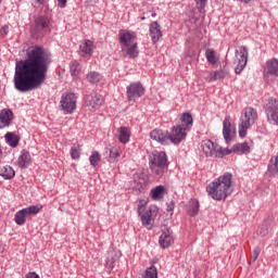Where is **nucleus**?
<instances>
[{
  "label": "nucleus",
  "mask_w": 278,
  "mask_h": 278,
  "mask_svg": "<svg viewBox=\"0 0 278 278\" xmlns=\"http://www.w3.org/2000/svg\"><path fill=\"white\" fill-rule=\"evenodd\" d=\"M26 55L15 63L13 84L17 92H29L42 86L53 62L51 53L40 46L29 48Z\"/></svg>",
  "instance_id": "nucleus-1"
},
{
  "label": "nucleus",
  "mask_w": 278,
  "mask_h": 278,
  "mask_svg": "<svg viewBox=\"0 0 278 278\" xmlns=\"http://www.w3.org/2000/svg\"><path fill=\"white\" fill-rule=\"evenodd\" d=\"M206 191L214 201H223V199H227V197L233 192V176L230 173H225L208 185Z\"/></svg>",
  "instance_id": "nucleus-2"
},
{
  "label": "nucleus",
  "mask_w": 278,
  "mask_h": 278,
  "mask_svg": "<svg viewBox=\"0 0 278 278\" xmlns=\"http://www.w3.org/2000/svg\"><path fill=\"white\" fill-rule=\"evenodd\" d=\"M149 164L151 173L157 177H162L168 170V156H166V152L153 151L149 155Z\"/></svg>",
  "instance_id": "nucleus-3"
},
{
  "label": "nucleus",
  "mask_w": 278,
  "mask_h": 278,
  "mask_svg": "<svg viewBox=\"0 0 278 278\" xmlns=\"http://www.w3.org/2000/svg\"><path fill=\"white\" fill-rule=\"evenodd\" d=\"M60 108L63 114H73L77 110V96L67 92L61 97Z\"/></svg>",
  "instance_id": "nucleus-4"
},
{
  "label": "nucleus",
  "mask_w": 278,
  "mask_h": 278,
  "mask_svg": "<svg viewBox=\"0 0 278 278\" xmlns=\"http://www.w3.org/2000/svg\"><path fill=\"white\" fill-rule=\"evenodd\" d=\"M40 210H42V205H30L26 208H23L15 213L14 222L16 225H23L29 216H36V214L40 213Z\"/></svg>",
  "instance_id": "nucleus-5"
},
{
  "label": "nucleus",
  "mask_w": 278,
  "mask_h": 278,
  "mask_svg": "<svg viewBox=\"0 0 278 278\" xmlns=\"http://www.w3.org/2000/svg\"><path fill=\"white\" fill-rule=\"evenodd\" d=\"M241 49L242 50L240 51L236 50V75H240V73L244 71V68L247 67V63L249 62V52L247 51V47H242Z\"/></svg>",
  "instance_id": "nucleus-6"
},
{
  "label": "nucleus",
  "mask_w": 278,
  "mask_h": 278,
  "mask_svg": "<svg viewBox=\"0 0 278 278\" xmlns=\"http://www.w3.org/2000/svg\"><path fill=\"white\" fill-rule=\"evenodd\" d=\"M126 94L128 101H136L144 94V87L140 83H132L127 87Z\"/></svg>",
  "instance_id": "nucleus-7"
},
{
  "label": "nucleus",
  "mask_w": 278,
  "mask_h": 278,
  "mask_svg": "<svg viewBox=\"0 0 278 278\" xmlns=\"http://www.w3.org/2000/svg\"><path fill=\"white\" fill-rule=\"evenodd\" d=\"M187 129L181 125H176L169 132V142L173 144H179L182 140H186Z\"/></svg>",
  "instance_id": "nucleus-8"
},
{
  "label": "nucleus",
  "mask_w": 278,
  "mask_h": 278,
  "mask_svg": "<svg viewBox=\"0 0 278 278\" xmlns=\"http://www.w3.org/2000/svg\"><path fill=\"white\" fill-rule=\"evenodd\" d=\"M173 242H175L173 230L167 226H163L162 235L159 238V243L161 244L162 249H168Z\"/></svg>",
  "instance_id": "nucleus-9"
},
{
  "label": "nucleus",
  "mask_w": 278,
  "mask_h": 278,
  "mask_svg": "<svg viewBox=\"0 0 278 278\" xmlns=\"http://www.w3.org/2000/svg\"><path fill=\"white\" fill-rule=\"evenodd\" d=\"M255 121H257V111L253 108H248L241 116V127L249 128Z\"/></svg>",
  "instance_id": "nucleus-10"
},
{
  "label": "nucleus",
  "mask_w": 278,
  "mask_h": 278,
  "mask_svg": "<svg viewBox=\"0 0 278 278\" xmlns=\"http://www.w3.org/2000/svg\"><path fill=\"white\" fill-rule=\"evenodd\" d=\"M201 148L207 157H218V151H222L220 146L215 144L212 140L202 141Z\"/></svg>",
  "instance_id": "nucleus-11"
},
{
  "label": "nucleus",
  "mask_w": 278,
  "mask_h": 278,
  "mask_svg": "<svg viewBox=\"0 0 278 278\" xmlns=\"http://www.w3.org/2000/svg\"><path fill=\"white\" fill-rule=\"evenodd\" d=\"M85 105L88 110H97V108L103 105V97L99 93H90L86 97Z\"/></svg>",
  "instance_id": "nucleus-12"
},
{
  "label": "nucleus",
  "mask_w": 278,
  "mask_h": 278,
  "mask_svg": "<svg viewBox=\"0 0 278 278\" xmlns=\"http://www.w3.org/2000/svg\"><path fill=\"white\" fill-rule=\"evenodd\" d=\"M150 138L160 142V144H168L170 142L168 130L154 129L150 132Z\"/></svg>",
  "instance_id": "nucleus-13"
},
{
  "label": "nucleus",
  "mask_w": 278,
  "mask_h": 278,
  "mask_svg": "<svg viewBox=\"0 0 278 278\" xmlns=\"http://www.w3.org/2000/svg\"><path fill=\"white\" fill-rule=\"evenodd\" d=\"M14 121V113L10 109H3L0 111V129H5L10 127Z\"/></svg>",
  "instance_id": "nucleus-14"
},
{
  "label": "nucleus",
  "mask_w": 278,
  "mask_h": 278,
  "mask_svg": "<svg viewBox=\"0 0 278 278\" xmlns=\"http://www.w3.org/2000/svg\"><path fill=\"white\" fill-rule=\"evenodd\" d=\"M49 27V17L47 16H39L35 20V25L31 28V34L35 36L38 34H42L43 29H47Z\"/></svg>",
  "instance_id": "nucleus-15"
},
{
  "label": "nucleus",
  "mask_w": 278,
  "mask_h": 278,
  "mask_svg": "<svg viewBox=\"0 0 278 278\" xmlns=\"http://www.w3.org/2000/svg\"><path fill=\"white\" fill-rule=\"evenodd\" d=\"M130 188L134 192H142L147 188V179L144 175H135L134 181L130 182Z\"/></svg>",
  "instance_id": "nucleus-16"
},
{
  "label": "nucleus",
  "mask_w": 278,
  "mask_h": 278,
  "mask_svg": "<svg viewBox=\"0 0 278 278\" xmlns=\"http://www.w3.org/2000/svg\"><path fill=\"white\" fill-rule=\"evenodd\" d=\"M118 38L123 47H126V45H129V42H134V40H136V33H130L129 30H119Z\"/></svg>",
  "instance_id": "nucleus-17"
},
{
  "label": "nucleus",
  "mask_w": 278,
  "mask_h": 278,
  "mask_svg": "<svg viewBox=\"0 0 278 278\" xmlns=\"http://www.w3.org/2000/svg\"><path fill=\"white\" fill-rule=\"evenodd\" d=\"M103 157L108 160L111 164L116 162L121 157V153L116 148H105L103 152Z\"/></svg>",
  "instance_id": "nucleus-18"
},
{
  "label": "nucleus",
  "mask_w": 278,
  "mask_h": 278,
  "mask_svg": "<svg viewBox=\"0 0 278 278\" xmlns=\"http://www.w3.org/2000/svg\"><path fill=\"white\" fill-rule=\"evenodd\" d=\"M150 36L152 38V42H157V40L162 38V27L157 22H152L150 24Z\"/></svg>",
  "instance_id": "nucleus-19"
},
{
  "label": "nucleus",
  "mask_w": 278,
  "mask_h": 278,
  "mask_svg": "<svg viewBox=\"0 0 278 278\" xmlns=\"http://www.w3.org/2000/svg\"><path fill=\"white\" fill-rule=\"evenodd\" d=\"M4 140L9 147L16 149V147H18V142H21V137L16 135V132H7L4 135Z\"/></svg>",
  "instance_id": "nucleus-20"
},
{
  "label": "nucleus",
  "mask_w": 278,
  "mask_h": 278,
  "mask_svg": "<svg viewBox=\"0 0 278 278\" xmlns=\"http://www.w3.org/2000/svg\"><path fill=\"white\" fill-rule=\"evenodd\" d=\"M122 51L125 55L134 60L135 58H138V43L123 46Z\"/></svg>",
  "instance_id": "nucleus-21"
},
{
  "label": "nucleus",
  "mask_w": 278,
  "mask_h": 278,
  "mask_svg": "<svg viewBox=\"0 0 278 278\" xmlns=\"http://www.w3.org/2000/svg\"><path fill=\"white\" fill-rule=\"evenodd\" d=\"M87 81H89V84H99L100 86H103L105 79L99 72H89L87 74Z\"/></svg>",
  "instance_id": "nucleus-22"
},
{
  "label": "nucleus",
  "mask_w": 278,
  "mask_h": 278,
  "mask_svg": "<svg viewBox=\"0 0 278 278\" xmlns=\"http://www.w3.org/2000/svg\"><path fill=\"white\" fill-rule=\"evenodd\" d=\"M223 136L227 143L231 142V138L229 137L231 134V122L230 117L226 116L223 122Z\"/></svg>",
  "instance_id": "nucleus-23"
},
{
  "label": "nucleus",
  "mask_w": 278,
  "mask_h": 278,
  "mask_svg": "<svg viewBox=\"0 0 278 278\" xmlns=\"http://www.w3.org/2000/svg\"><path fill=\"white\" fill-rule=\"evenodd\" d=\"M141 223L147 229H151L153 227V210H148L141 216Z\"/></svg>",
  "instance_id": "nucleus-24"
},
{
  "label": "nucleus",
  "mask_w": 278,
  "mask_h": 278,
  "mask_svg": "<svg viewBox=\"0 0 278 278\" xmlns=\"http://www.w3.org/2000/svg\"><path fill=\"white\" fill-rule=\"evenodd\" d=\"M129 128L122 126L117 129V138L122 144H127L129 142Z\"/></svg>",
  "instance_id": "nucleus-25"
},
{
  "label": "nucleus",
  "mask_w": 278,
  "mask_h": 278,
  "mask_svg": "<svg viewBox=\"0 0 278 278\" xmlns=\"http://www.w3.org/2000/svg\"><path fill=\"white\" fill-rule=\"evenodd\" d=\"M31 162V155L27 151H22L18 157V166L20 168H27Z\"/></svg>",
  "instance_id": "nucleus-26"
},
{
  "label": "nucleus",
  "mask_w": 278,
  "mask_h": 278,
  "mask_svg": "<svg viewBox=\"0 0 278 278\" xmlns=\"http://www.w3.org/2000/svg\"><path fill=\"white\" fill-rule=\"evenodd\" d=\"M151 197L153 201H160L164 199V194H166L164 186H156L151 190Z\"/></svg>",
  "instance_id": "nucleus-27"
},
{
  "label": "nucleus",
  "mask_w": 278,
  "mask_h": 278,
  "mask_svg": "<svg viewBox=\"0 0 278 278\" xmlns=\"http://www.w3.org/2000/svg\"><path fill=\"white\" fill-rule=\"evenodd\" d=\"M80 54L83 55V58H85V55H92V41H90L89 39H86L80 46Z\"/></svg>",
  "instance_id": "nucleus-28"
},
{
  "label": "nucleus",
  "mask_w": 278,
  "mask_h": 278,
  "mask_svg": "<svg viewBox=\"0 0 278 278\" xmlns=\"http://www.w3.org/2000/svg\"><path fill=\"white\" fill-rule=\"evenodd\" d=\"M229 75V72L227 70H218L215 72L210 73V81H216L218 79H225Z\"/></svg>",
  "instance_id": "nucleus-29"
},
{
  "label": "nucleus",
  "mask_w": 278,
  "mask_h": 278,
  "mask_svg": "<svg viewBox=\"0 0 278 278\" xmlns=\"http://www.w3.org/2000/svg\"><path fill=\"white\" fill-rule=\"evenodd\" d=\"M180 121L182 123V125H180L182 128L187 130L192 128L193 119L190 113H184L180 117Z\"/></svg>",
  "instance_id": "nucleus-30"
},
{
  "label": "nucleus",
  "mask_w": 278,
  "mask_h": 278,
  "mask_svg": "<svg viewBox=\"0 0 278 278\" xmlns=\"http://www.w3.org/2000/svg\"><path fill=\"white\" fill-rule=\"evenodd\" d=\"M267 75H277L278 73V60L271 59L267 61Z\"/></svg>",
  "instance_id": "nucleus-31"
},
{
  "label": "nucleus",
  "mask_w": 278,
  "mask_h": 278,
  "mask_svg": "<svg viewBox=\"0 0 278 278\" xmlns=\"http://www.w3.org/2000/svg\"><path fill=\"white\" fill-rule=\"evenodd\" d=\"M0 175L3 177V179H13L14 175H16V172H14L12 166L7 165L1 169Z\"/></svg>",
  "instance_id": "nucleus-32"
},
{
  "label": "nucleus",
  "mask_w": 278,
  "mask_h": 278,
  "mask_svg": "<svg viewBox=\"0 0 278 278\" xmlns=\"http://www.w3.org/2000/svg\"><path fill=\"white\" fill-rule=\"evenodd\" d=\"M233 153H250L251 148L249 147V143H237L232 147Z\"/></svg>",
  "instance_id": "nucleus-33"
},
{
  "label": "nucleus",
  "mask_w": 278,
  "mask_h": 278,
  "mask_svg": "<svg viewBox=\"0 0 278 278\" xmlns=\"http://www.w3.org/2000/svg\"><path fill=\"white\" fill-rule=\"evenodd\" d=\"M187 214L189 216H197V214H199V201L198 200H191L189 202Z\"/></svg>",
  "instance_id": "nucleus-34"
},
{
  "label": "nucleus",
  "mask_w": 278,
  "mask_h": 278,
  "mask_svg": "<svg viewBox=\"0 0 278 278\" xmlns=\"http://www.w3.org/2000/svg\"><path fill=\"white\" fill-rule=\"evenodd\" d=\"M275 110H278L277 100L271 98L268 100V103L265 104V112L267 116H270V113L274 112Z\"/></svg>",
  "instance_id": "nucleus-35"
},
{
  "label": "nucleus",
  "mask_w": 278,
  "mask_h": 278,
  "mask_svg": "<svg viewBox=\"0 0 278 278\" xmlns=\"http://www.w3.org/2000/svg\"><path fill=\"white\" fill-rule=\"evenodd\" d=\"M90 165L96 168V166H99V163L101 162V154H99V151H93L92 154L89 156Z\"/></svg>",
  "instance_id": "nucleus-36"
},
{
  "label": "nucleus",
  "mask_w": 278,
  "mask_h": 278,
  "mask_svg": "<svg viewBox=\"0 0 278 278\" xmlns=\"http://www.w3.org/2000/svg\"><path fill=\"white\" fill-rule=\"evenodd\" d=\"M70 71L73 77H77L79 75V71H81V65L77 61H73L70 65Z\"/></svg>",
  "instance_id": "nucleus-37"
},
{
  "label": "nucleus",
  "mask_w": 278,
  "mask_h": 278,
  "mask_svg": "<svg viewBox=\"0 0 278 278\" xmlns=\"http://www.w3.org/2000/svg\"><path fill=\"white\" fill-rule=\"evenodd\" d=\"M80 155H81V147H79V144H74L71 148L72 160H79Z\"/></svg>",
  "instance_id": "nucleus-38"
},
{
  "label": "nucleus",
  "mask_w": 278,
  "mask_h": 278,
  "mask_svg": "<svg viewBox=\"0 0 278 278\" xmlns=\"http://www.w3.org/2000/svg\"><path fill=\"white\" fill-rule=\"evenodd\" d=\"M268 172L271 175H277L278 173V155L273 160H270L269 165H268Z\"/></svg>",
  "instance_id": "nucleus-39"
},
{
  "label": "nucleus",
  "mask_w": 278,
  "mask_h": 278,
  "mask_svg": "<svg viewBox=\"0 0 278 278\" xmlns=\"http://www.w3.org/2000/svg\"><path fill=\"white\" fill-rule=\"evenodd\" d=\"M142 278H157V268L155 266H150L146 269Z\"/></svg>",
  "instance_id": "nucleus-40"
},
{
  "label": "nucleus",
  "mask_w": 278,
  "mask_h": 278,
  "mask_svg": "<svg viewBox=\"0 0 278 278\" xmlns=\"http://www.w3.org/2000/svg\"><path fill=\"white\" fill-rule=\"evenodd\" d=\"M110 255H111V258H109L106 261V266H113L114 262H116L117 260L121 258V252L119 251H115V250H112L110 252Z\"/></svg>",
  "instance_id": "nucleus-41"
},
{
  "label": "nucleus",
  "mask_w": 278,
  "mask_h": 278,
  "mask_svg": "<svg viewBox=\"0 0 278 278\" xmlns=\"http://www.w3.org/2000/svg\"><path fill=\"white\" fill-rule=\"evenodd\" d=\"M205 55L207 62H210L211 64H216V52H214V50L207 49Z\"/></svg>",
  "instance_id": "nucleus-42"
},
{
  "label": "nucleus",
  "mask_w": 278,
  "mask_h": 278,
  "mask_svg": "<svg viewBox=\"0 0 278 278\" xmlns=\"http://www.w3.org/2000/svg\"><path fill=\"white\" fill-rule=\"evenodd\" d=\"M267 116L270 123H273L274 125H278V108L275 109V111Z\"/></svg>",
  "instance_id": "nucleus-43"
},
{
  "label": "nucleus",
  "mask_w": 278,
  "mask_h": 278,
  "mask_svg": "<svg viewBox=\"0 0 278 278\" xmlns=\"http://www.w3.org/2000/svg\"><path fill=\"white\" fill-rule=\"evenodd\" d=\"M230 153H233V148L231 150H229V149L223 150V148H222V150L218 151L217 157H223L224 155H230Z\"/></svg>",
  "instance_id": "nucleus-44"
},
{
  "label": "nucleus",
  "mask_w": 278,
  "mask_h": 278,
  "mask_svg": "<svg viewBox=\"0 0 278 278\" xmlns=\"http://www.w3.org/2000/svg\"><path fill=\"white\" fill-rule=\"evenodd\" d=\"M260 253H262V250L258 247H256L252 253V262L257 261V258L260 257Z\"/></svg>",
  "instance_id": "nucleus-45"
},
{
  "label": "nucleus",
  "mask_w": 278,
  "mask_h": 278,
  "mask_svg": "<svg viewBox=\"0 0 278 278\" xmlns=\"http://www.w3.org/2000/svg\"><path fill=\"white\" fill-rule=\"evenodd\" d=\"M207 4V0H195V5L198 10H203L205 5Z\"/></svg>",
  "instance_id": "nucleus-46"
},
{
  "label": "nucleus",
  "mask_w": 278,
  "mask_h": 278,
  "mask_svg": "<svg viewBox=\"0 0 278 278\" xmlns=\"http://www.w3.org/2000/svg\"><path fill=\"white\" fill-rule=\"evenodd\" d=\"M247 129H249V128L242 127V124L240 125V128H239V136H240V138H245Z\"/></svg>",
  "instance_id": "nucleus-47"
},
{
  "label": "nucleus",
  "mask_w": 278,
  "mask_h": 278,
  "mask_svg": "<svg viewBox=\"0 0 278 278\" xmlns=\"http://www.w3.org/2000/svg\"><path fill=\"white\" fill-rule=\"evenodd\" d=\"M257 233H258V236H262V237L268 236V228H266V227L260 228V229L257 230Z\"/></svg>",
  "instance_id": "nucleus-48"
},
{
  "label": "nucleus",
  "mask_w": 278,
  "mask_h": 278,
  "mask_svg": "<svg viewBox=\"0 0 278 278\" xmlns=\"http://www.w3.org/2000/svg\"><path fill=\"white\" fill-rule=\"evenodd\" d=\"M8 29H9V27H8V25H4V26H2V28H1V34L3 35V36H8Z\"/></svg>",
  "instance_id": "nucleus-49"
},
{
  "label": "nucleus",
  "mask_w": 278,
  "mask_h": 278,
  "mask_svg": "<svg viewBox=\"0 0 278 278\" xmlns=\"http://www.w3.org/2000/svg\"><path fill=\"white\" fill-rule=\"evenodd\" d=\"M26 278H40V276H38L36 273H29L27 274Z\"/></svg>",
  "instance_id": "nucleus-50"
},
{
  "label": "nucleus",
  "mask_w": 278,
  "mask_h": 278,
  "mask_svg": "<svg viewBox=\"0 0 278 278\" xmlns=\"http://www.w3.org/2000/svg\"><path fill=\"white\" fill-rule=\"evenodd\" d=\"M58 1H59V8H66L67 0H58Z\"/></svg>",
  "instance_id": "nucleus-51"
},
{
  "label": "nucleus",
  "mask_w": 278,
  "mask_h": 278,
  "mask_svg": "<svg viewBox=\"0 0 278 278\" xmlns=\"http://www.w3.org/2000/svg\"><path fill=\"white\" fill-rule=\"evenodd\" d=\"M173 210H175V203H170L168 206H167V212H173Z\"/></svg>",
  "instance_id": "nucleus-52"
},
{
  "label": "nucleus",
  "mask_w": 278,
  "mask_h": 278,
  "mask_svg": "<svg viewBox=\"0 0 278 278\" xmlns=\"http://www.w3.org/2000/svg\"><path fill=\"white\" fill-rule=\"evenodd\" d=\"M36 3H39V5H45V0H36Z\"/></svg>",
  "instance_id": "nucleus-53"
},
{
  "label": "nucleus",
  "mask_w": 278,
  "mask_h": 278,
  "mask_svg": "<svg viewBox=\"0 0 278 278\" xmlns=\"http://www.w3.org/2000/svg\"><path fill=\"white\" fill-rule=\"evenodd\" d=\"M138 214H142V206L138 207Z\"/></svg>",
  "instance_id": "nucleus-54"
},
{
  "label": "nucleus",
  "mask_w": 278,
  "mask_h": 278,
  "mask_svg": "<svg viewBox=\"0 0 278 278\" xmlns=\"http://www.w3.org/2000/svg\"><path fill=\"white\" fill-rule=\"evenodd\" d=\"M2 153H3V150L1 149V146H0V155H2Z\"/></svg>",
  "instance_id": "nucleus-55"
},
{
  "label": "nucleus",
  "mask_w": 278,
  "mask_h": 278,
  "mask_svg": "<svg viewBox=\"0 0 278 278\" xmlns=\"http://www.w3.org/2000/svg\"><path fill=\"white\" fill-rule=\"evenodd\" d=\"M141 21H144V16H143V17H141Z\"/></svg>",
  "instance_id": "nucleus-56"
}]
</instances>
